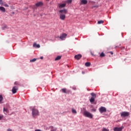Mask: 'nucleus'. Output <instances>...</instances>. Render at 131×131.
<instances>
[{"label":"nucleus","mask_w":131,"mask_h":131,"mask_svg":"<svg viewBox=\"0 0 131 131\" xmlns=\"http://www.w3.org/2000/svg\"><path fill=\"white\" fill-rule=\"evenodd\" d=\"M33 47L35 48L36 49H39V48H40V45L35 42L33 43Z\"/></svg>","instance_id":"obj_10"},{"label":"nucleus","mask_w":131,"mask_h":131,"mask_svg":"<svg viewBox=\"0 0 131 131\" xmlns=\"http://www.w3.org/2000/svg\"><path fill=\"white\" fill-rule=\"evenodd\" d=\"M82 73H83V74H84V73L83 72H82Z\"/></svg>","instance_id":"obj_41"},{"label":"nucleus","mask_w":131,"mask_h":131,"mask_svg":"<svg viewBox=\"0 0 131 131\" xmlns=\"http://www.w3.org/2000/svg\"><path fill=\"white\" fill-rule=\"evenodd\" d=\"M43 5V3H42L41 2H38L35 4L36 7H42Z\"/></svg>","instance_id":"obj_9"},{"label":"nucleus","mask_w":131,"mask_h":131,"mask_svg":"<svg viewBox=\"0 0 131 131\" xmlns=\"http://www.w3.org/2000/svg\"><path fill=\"white\" fill-rule=\"evenodd\" d=\"M67 3H68V4H71V3H72V0H68Z\"/></svg>","instance_id":"obj_27"},{"label":"nucleus","mask_w":131,"mask_h":131,"mask_svg":"<svg viewBox=\"0 0 131 131\" xmlns=\"http://www.w3.org/2000/svg\"><path fill=\"white\" fill-rule=\"evenodd\" d=\"M102 131H109V130L107 129L106 128H103Z\"/></svg>","instance_id":"obj_30"},{"label":"nucleus","mask_w":131,"mask_h":131,"mask_svg":"<svg viewBox=\"0 0 131 131\" xmlns=\"http://www.w3.org/2000/svg\"><path fill=\"white\" fill-rule=\"evenodd\" d=\"M40 59H43V57H41Z\"/></svg>","instance_id":"obj_39"},{"label":"nucleus","mask_w":131,"mask_h":131,"mask_svg":"<svg viewBox=\"0 0 131 131\" xmlns=\"http://www.w3.org/2000/svg\"><path fill=\"white\" fill-rule=\"evenodd\" d=\"M15 85H20V83H19V82L16 81L14 82Z\"/></svg>","instance_id":"obj_24"},{"label":"nucleus","mask_w":131,"mask_h":131,"mask_svg":"<svg viewBox=\"0 0 131 131\" xmlns=\"http://www.w3.org/2000/svg\"><path fill=\"white\" fill-rule=\"evenodd\" d=\"M61 59L60 56H58L55 59V61H58V60H60Z\"/></svg>","instance_id":"obj_22"},{"label":"nucleus","mask_w":131,"mask_h":131,"mask_svg":"<svg viewBox=\"0 0 131 131\" xmlns=\"http://www.w3.org/2000/svg\"><path fill=\"white\" fill-rule=\"evenodd\" d=\"M7 26H4V28H7Z\"/></svg>","instance_id":"obj_38"},{"label":"nucleus","mask_w":131,"mask_h":131,"mask_svg":"<svg viewBox=\"0 0 131 131\" xmlns=\"http://www.w3.org/2000/svg\"><path fill=\"white\" fill-rule=\"evenodd\" d=\"M105 56V54H104V53L102 52L100 55V56L101 57H103Z\"/></svg>","instance_id":"obj_25"},{"label":"nucleus","mask_w":131,"mask_h":131,"mask_svg":"<svg viewBox=\"0 0 131 131\" xmlns=\"http://www.w3.org/2000/svg\"><path fill=\"white\" fill-rule=\"evenodd\" d=\"M72 113H73L74 114H77V112H76V110H75V109L72 108Z\"/></svg>","instance_id":"obj_21"},{"label":"nucleus","mask_w":131,"mask_h":131,"mask_svg":"<svg viewBox=\"0 0 131 131\" xmlns=\"http://www.w3.org/2000/svg\"><path fill=\"white\" fill-rule=\"evenodd\" d=\"M110 53L111 54V55H113V53L112 52H111Z\"/></svg>","instance_id":"obj_37"},{"label":"nucleus","mask_w":131,"mask_h":131,"mask_svg":"<svg viewBox=\"0 0 131 131\" xmlns=\"http://www.w3.org/2000/svg\"><path fill=\"white\" fill-rule=\"evenodd\" d=\"M129 115V113L127 112H123L121 113V116L122 117H126V116H128Z\"/></svg>","instance_id":"obj_4"},{"label":"nucleus","mask_w":131,"mask_h":131,"mask_svg":"<svg viewBox=\"0 0 131 131\" xmlns=\"http://www.w3.org/2000/svg\"><path fill=\"white\" fill-rule=\"evenodd\" d=\"M98 24H103V23H104V21L103 20H99L97 22Z\"/></svg>","instance_id":"obj_23"},{"label":"nucleus","mask_w":131,"mask_h":131,"mask_svg":"<svg viewBox=\"0 0 131 131\" xmlns=\"http://www.w3.org/2000/svg\"><path fill=\"white\" fill-rule=\"evenodd\" d=\"M3 118V117L0 116V120H1V119Z\"/></svg>","instance_id":"obj_35"},{"label":"nucleus","mask_w":131,"mask_h":131,"mask_svg":"<svg viewBox=\"0 0 131 131\" xmlns=\"http://www.w3.org/2000/svg\"><path fill=\"white\" fill-rule=\"evenodd\" d=\"M83 115L85 116V117H88V118H93V114L86 111H84Z\"/></svg>","instance_id":"obj_2"},{"label":"nucleus","mask_w":131,"mask_h":131,"mask_svg":"<svg viewBox=\"0 0 131 131\" xmlns=\"http://www.w3.org/2000/svg\"><path fill=\"white\" fill-rule=\"evenodd\" d=\"M3 6L6 7V8H9V5L7 4H4Z\"/></svg>","instance_id":"obj_28"},{"label":"nucleus","mask_w":131,"mask_h":131,"mask_svg":"<svg viewBox=\"0 0 131 131\" xmlns=\"http://www.w3.org/2000/svg\"><path fill=\"white\" fill-rule=\"evenodd\" d=\"M66 36H67V34H66V33H63L61 35H60L59 38L61 40H64L65 38H66Z\"/></svg>","instance_id":"obj_6"},{"label":"nucleus","mask_w":131,"mask_h":131,"mask_svg":"<svg viewBox=\"0 0 131 131\" xmlns=\"http://www.w3.org/2000/svg\"><path fill=\"white\" fill-rule=\"evenodd\" d=\"M82 57V56L81 54H78V55H75L74 58L76 60H79Z\"/></svg>","instance_id":"obj_8"},{"label":"nucleus","mask_w":131,"mask_h":131,"mask_svg":"<svg viewBox=\"0 0 131 131\" xmlns=\"http://www.w3.org/2000/svg\"><path fill=\"white\" fill-rule=\"evenodd\" d=\"M91 95L92 97H93V98H96V97H97V95L94 93H91Z\"/></svg>","instance_id":"obj_20"},{"label":"nucleus","mask_w":131,"mask_h":131,"mask_svg":"<svg viewBox=\"0 0 131 131\" xmlns=\"http://www.w3.org/2000/svg\"><path fill=\"white\" fill-rule=\"evenodd\" d=\"M0 5L1 6H4V2L3 1V0H0Z\"/></svg>","instance_id":"obj_26"},{"label":"nucleus","mask_w":131,"mask_h":131,"mask_svg":"<svg viewBox=\"0 0 131 131\" xmlns=\"http://www.w3.org/2000/svg\"><path fill=\"white\" fill-rule=\"evenodd\" d=\"M3 111L4 113H9V110H8L7 108L4 107Z\"/></svg>","instance_id":"obj_17"},{"label":"nucleus","mask_w":131,"mask_h":131,"mask_svg":"<svg viewBox=\"0 0 131 131\" xmlns=\"http://www.w3.org/2000/svg\"><path fill=\"white\" fill-rule=\"evenodd\" d=\"M32 115H33V108L32 109Z\"/></svg>","instance_id":"obj_32"},{"label":"nucleus","mask_w":131,"mask_h":131,"mask_svg":"<svg viewBox=\"0 0 131 131\" xmlns=\"http://www.w3.org/2000/svg\"><path fill=\"white\" fill-rule=\"evenodd\" d=\"M33 115H38V111L37 110H34L33 111Z\"/></svg>","instance_id":"obj_12"},{"label":"nucleus","mask_w":131,"mask_h":131,"mask_svg":"<svg viewBox=\"0 0 131 131\" xmlns=\"http://www.w3.org/2000/svg\"><path fill=\"white\" fill-rule=\"evenodd\" d=\"M91 111L92 112H96V111H97V110H96L95 108H93Z\"/></svg>","instance_id":"obj_29"},{"label":"nucleus","mask_w":131,"mask_h":131,"mask_svg":"<svg viewBox=\"0 0 131 131\" xmlns=\"http://www.w3.org/2000/svg\"><path fill=\"white\" fill-rule=\"evenodd\" d=\"M57 130V128L52 129L51 131H56Z\"/></svg>","instance_id":"obj_31"},{"label":"nucleus","mask_w":131,"mask_h":131,"mask_svg":"<svg viewBox=\"0 0 131 131\" xmlns=\"http://www.w3.org/2000/svg\"><path fill=\"white\" fill-rule=\"evenodd\" d=\"M61 91L62 93H64V94H68L69 93V91H67V89L66 88L61 89Z\"/></svg>","instance_id":"obj_11"},{"label":"nucleus","mask_w":131,"mask_h":131,"mask_svg":"<svg viewBox=\"0 0 131 131\" xmlns=\"http://www.w3.org/2000/svg\"><path fill=\"white\" fill-rule=\"evenodd\" d=\"M35 61H36V58H34L33 59V62H35Z\"/></svg>","instance_id":"obj_33"},{"label":"nucleus","mask_w":131,"mask_h":131,"mask_svg":"<svg viewBox=\"0 0 131 131\" xmlns=\"http://www.w3.org/2000/svg\"><path fill=\"white\" fill-rule=\"evenodd\" d=\"M18 91V87L14 86L12 88V92L13 94H16Z\"/></svg>","instance_id":"obj_5"},{"label":"nucleus","mask_w":131,"mask_h":131,"mask_svg":"<svg viewBox=\"0 0 131 131\" xmlns=\"http://www.w3.org/2000/svg\"><path fill=\"white\" fill-rule=\"evenodd\" d=\"M7 131H12V129H8Z\"/></svg>","instance_id":"obj_34"},{"label":"nucleus","mask_w":131,"mask_h":131,"mask_svg":"<svg viewBox=\"0 0 131 131\" xmlns=\"http://www.w3.org/2000/svg\"><path fill=\"white\" fill-rule=\"evenodd\" d=\"M116 48H117V46H116Z\"/></svg>","instance_id":"obj_42"},{"label":"nucleus","mask_w":131,"mask_h":131,"mask_svg":"<svg viewBox=\"0 0 131 131\" xmlns=\"http://www.w3.org/2000/svg\"><path fill=\"white\" fill-rule=\"evenodd\" d=\"M95 98L94 97H92L90 99L91 103H94V101H95Z\"/></svg>","instance_id":"obj_16"},{"label":"nucleus","mask_w":131,"mask_h":131,"mask_svg":"<svg viewBox=\"0 0 131 131\" xmlns=\"http://www.w3.org/2000/svg\"><path fill=\"white\" fill-rule=\"evenodd\" d=\"M30 62H33V59L30 60Z\"/></svg>","instance_id":"obj_36"},{"label":"nucleus","mask_w":131,"mask_h":131,"mask_svg":"<svg viewBox=\"0 0 131 131\" xmlns=\"http://www.w3.org/2000/svg\"><path fill=\"white\" fill-rule=\"evenodd\" d=\"M99 110L100 113H104L105 112H107V108H106V107L104 106L100 107Z\"/></svg>","instance_id":"obj_3"},{"label":"nucleus","mask_w":131,"mask_h":131,"mask_svg":"<svg viewBox=\"0 0 131 131\" xmlns=\"http://www.w3.org/2000/svg\"><path fill=\"white\" fill-rule=\"evenodd\" d=\"M67 9H63V10H60L59 11V13H60V20H65L66 18V14H67Z\"/></svg>","instance_id":"obj_1"},{"label":"nucleus","mask_w":131,"mask_h":131,"mask_svg":"<svg viewBox=\"0 0 131 131\" xmlns=\"http://www.w3.org/2000/svg\"><path fill=\"white\" fill-rule=\"evenodd\" d=\"M53 127H53V126H51V128H53Z\"/></svg>","instance_id":"obj_40"},{"label":"nucleus","mask_w":131,"mask_h":131,"mask_svg":"<svg viewBox=\"0 0 131 131\" xmlns=\"http://www.w3.org/2000/svg\"><path fill=\"white\" fill-rule=\"evenodd\" d=\"M65 7H66V4H60L59 6V9H62V8H65Z\"/></svg>","instance_id":"obj_14"},{"label":"nucleus","mask_w":131,"mask_h":131,"mask_svg":"<svg viewBox=\"0 0 131 131\" xmlns=\"http://www.w3.org/2000/svg\"><path fill=\"white\" fill-rule=\"evenodd\" d=\"M3 100H4V98L3 97V96L0 95V104H3Z\"/></svg>","instance_id":"obj_18"},{"label":"nucleus","mask_w":131,"mask_h":131,"mask_svg":"<svg viewBox=\"0 0 131 131\" xmlns=\"http://www.w3.org/2000/svg\"><path fill=\"white\" fill-rule=\"evenodd\" d=\"M123 128H124V127L123 126H121L120 127H115L114 129V131H122V129H123Z\"/></svg>","instance_id":"obj_7"},{"label":"nucleus","mask_w":131,"mask_h":131,"mask_svg":"<svg viewBox=\"0 0 131 131\" xmlns=\"http://www.w3.org/2000/svg\"><path fill=\"white\" fill-rule=\"evenodd\" d=\"M46 1H49V0H46Z\"/></svg>","instance_id":"obj_43"},{"label":"nucleus","mask_w":131,"mask_h":131,"mask_svg":"<svg viewBox=\"0 0 131 131\" xmlns=\"http://www.w3.org/2000/svg\"><path fill=\"white\" fill-rule=\"evenodd\" d=\"M0 11H2V12L5 13L6 12V8H5L4 7H0Z\"/></svg>","instance_id":"obj_15"},{"label":"nucleus","mask_w":131,"mask_h":131,"mask_svg":"<svg viewBox=\"0 0 131 131\" xmlns=\"http://www.w3.org/2000/svg\"><path fill=\"white\" fill-rule=\"evenodd\" d=\"M88 1L86 0H81V5H86Z\"/></svg>","instance_id":"obj_13"},{"label":"nucleus","mask_w":131,"mask_h":131,"mask_svg":"<svg viewBox=\"0 0 131 131\" xmlns=\"http://www.w3.org/2000/svg\"><path fill=\"white\" fill-rule=\"evenodd\" d=\"M85 66H86V67H90V66H91V62H87L85 63Z\"/></svg>","instance_id":"obj_19"}]
</instances>
